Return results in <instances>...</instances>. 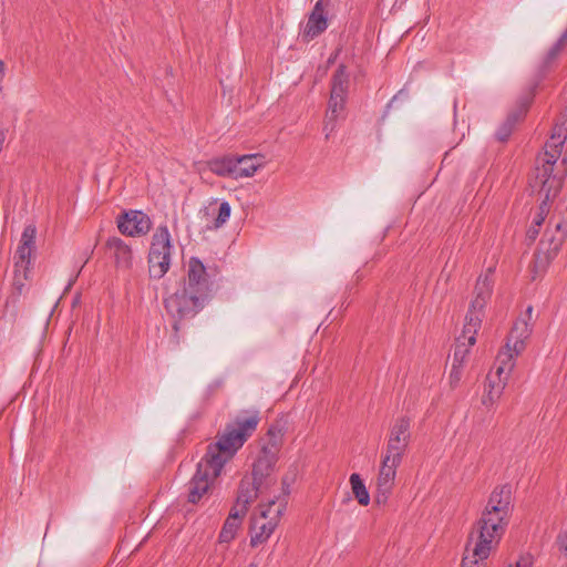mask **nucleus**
<instances>
[{
  "instance_id": "37",
  "label": "nucleus",
  "mask_w": 567,
  "mask_h": 567,
  "mask_svg": "<svg viewBox=\"0 0 567 567\" xmlns=\"http://www.w3.org/2000/svg\"><path fill=\"white\" fill-rule=\"evenodd\" d=\"M559 545H560V548L566 553L567 555V533L559 538Z\"/></svg>"
},
{
  "instance_id": "20",
  "label": "nucleus",
  "mask_w": 567,
  "mask_h": 567,
  "mask_svg": "<svg viewBox=\"0 0 567 567\" xmlns=\"http://www.w3.org/2000/svg\"><path fill=\"white\" fill-rule=\"evenodd\" d=\"M264 156L261 154L235 156V179L254 176L259 168L264 167Z\"/></svg>"
},
{
  "instance_id": "9",
  "label": "nucleus",
  "mask_w": 567,
  "mask_h": 567,
  "mask_svg": "<svg viewBox=\"0 0 567 567\" xmlns=\"http://www.w3.org/2000/svg\"><path fill=\"white\" fill-rule=\"evenodd\" d=\"M171 235L167 226H159L152 237L148 252V274L152 279L163 278L171 267Z\"/></svg>"
},
{
  "instance_id": "3",
  "label": "nucleus",
  "mask_w": 567,
  "mask_h": 567,
  "mask_svg": "<svg viewBox=\"0 0 567 567\" xmlns=\"http://www.w3.org/2000/svg\"><path fill=\"white\" fill-rule=\"evenodd\" d=\"M259 420L257 412L237 416L231 424L225 427L217 442L208 445L204 457L223 468L237 450L252 435Z\"/></svg>"
},
{
  "instance_id": "32",
  "label": "nucleus",
  "mask_w": 567,
  "mask_h": 567,
  "mask_svg": "<svg viewBox=\"0 0 567 567\" xmlns=\"http://www.w3.org/2000/svg\"><path fill=\"white\" fill-rule=\"evenodd\" d=\"M463 375V365L452 363V368L450 371L449 380L452 388L457 386Z\"/></svg>"
},
{
  "instance_id": "14",
  "label": "nucleus",
  "mask_w": 567,
  "mask_h": 567,
  "mask_svg": "<svg viewBox=\"0 0 567 567\" xmlns=\"http://www.w3.org/2000/svg\"><path fill=\"white\" fill-rule=\"evenodd\" d=\"M402 463V460L383 455L382 462L377 480L378 493L377 502L379 504L385 503L394 485L396 468Z\"/></svg>"
},
{
  "instance_id": "27",
  "label": "nucleus",
  "mask_w": 567,
  "mask_h": 567,
  "mask_svg": "<svg viewBox=\"0 0 567 567\" xmlns=\"http://www.w3.org/2000/svg\"><path fill=\"white\" fill-rule=\"evenodd\" d=\"M278 524L274 520H262L260 517L255 518L254 529L255 533L250 537V545L252 547L265 543L274 533Z\"/></svg>"
},
{
  "instance_id": "5",
  "label": "nucleus",
  "mask_w": 567,
  "mask_h": 567,
  "mask_svg": "<svg viewBox=\"0 0 567 567\" xmlns=\"http://www.w3.org/2000/svg\"><path fill=\"white\" fill-rule=\"evenodd\" d=\"M494 268L488 267L485 274L481 275L474 288V299L471 301L464 322V338L470 343L476 342V334L481 328L484 308L491 298L493 289Z\"/></svg>"
},
{
  "instance_id": "21",
  "label": "nucleus",
  "mask_w": 567,
  "mask_h": 567,
  "mask_svg": "<svg viewBox=\"0 0 567 567\" xmlns=\"http://www.w3.org/2000/svg\"><path fill=\"white\" fill-rule=\"evenodd\" d=\"M205 167L209 169L213 174L224 177V178H233L235 179L236 166H235V155H224L213 157L204 163Z\"/></svg>"
},
{
  "instance_id": "16",
  "label": "nucleus",
  "mask_w": 567,
  "mask_h": 567,
  "mask_svg": "<svg viewBox=\"0 0 567 567\" xmlns=\"http://www.w3.org/2000/svg\"><path fill=\"white\" fill-rule=\"evenodd\" d=\"M152 226L150 217L141 210H131L120 216L118 230L127 236H141L150 231Z\"/></svg>"
},
{
  "instance_id": "12",
  "label": "nucleus",
  "mask_w": 567,
  "mask_h": 567,
  "mask_svg": "<svg viewBox=\"0 0 567 567\" xmlns=\"http://www.w3.org/2000/svg\"><path fill=\"white\" fill-rule=\"evenodd\" d=\"M411 419L399 416L390 425L384 455L403 460L411 442Z\"/></svg>"
},
{
  "instance_id": "13",
  "label": "nucleus",
  "mask_w": 567,
  "mask_h": 567,
  "mask_svg": "<svg viewBox=\"0 0 567 567\" xmlns=\"http://www.w3.org/2000/svg\"><path fill=\"white\" fill-rule=\"evenodd\" d=\"M183 288L193 291L206 299L209 298L212 288L208 280L206 267L197 257H192L188 260L187 277Z\"/></svg>"
},
{
  "instance_id": "7",
  "label": "nucleus",
  "mask_w": 567,
  "mask_h": 567,
  "mask_svg": "<svg viewBox=\"0 0 567 567\" xmlns=\"http://www.w3.org/2000/svg\"><path fill=\"white\" fill-rule=\"evenodd\" d=\"M282 436V426L278 424L271 425L267 432L266 439H264L265 443L261 446L260 453L254 463L251 476L269 486L274 483L270 474L278 460Z\"/></svg>"
},
{
  "instance_id": "33",
  "label": "nucleus",
  "mask_w": 567,
  "mask_h": 567,
  "mask_svg": "<svg viewBox=\"0 0 567 567\" xmlns=\"http://www.w3.org/2000/svg\"><path fill=\"white\" fill-rule=\"evenodd\" d=\"M482 560L472 553V557L465 556L463 558L461 567H481Z\"/></svg>"
},
{
  "instance_id": "26",
  "label": "nucleus",
  "mask_w": 567,
  "mask_h": 567,
  "mask_svg": "<svg viewBox=\"0 0 567 567\" xmlns=\"http://www.w3.org/2000/svg\"><path fill=\"white\" fill-rule=\"evenodd\" d=\"M349 89V73L347 66L340 64L331 79V96L347 99Z\"/></svg>"
},
{
  "instance_id": "30",
  "label": "nucleus",
  "mask_w": 567,
  "mask_h": 567,
  "mask_svg": "<svg viewBox=\"0 0 567 567\" xmlns=\"http://www.w3.org/2000/svg\"><path fill=\"white\" fill-rule=\"evenodd\" d=\"M475 343H470L467 338H464V329L461 336L456 339V344L453 354V363L464 365V362L470 353V348Z\"/></svg>"
},
{
  "instance_id": "24",
  "label": "nucleus",
  "mask_w": 567,
  "mask_h": 567,
  "mask_svg": "<svg viewBox=\"0 0 567 567\" xmlns=\"http://www.w3.org/2000/svg\"><path fill=\"white\" fill-rule=\"evenodd\" d=\"M504 389L505 380H494V377H487L482 404L489 410L499 400Z\"/></svg>"
},
{
  "instance_id": "10",
  "label": "nucleus",
  "mask_w": 567,
  "mask_h": 567,
  "mask_svg": "<svg viewBox=\"0 0 567 567\" xmlns=\"http://www.w3.org/2000/svg\"><path fill=\"white\" fill-rule=\"evenodd\" d=\"M37 228L34 225L24 227L14 255L13 285L21 290L28 279L32 255L35 250Z\"/></svg>"
},
{
  "instance_id": "18",
  "label": "nucleus",
  "mask_w": 567,
  "mask_h": 567,
  "mask_svg": "<svg viewBox=\"0 0 567 567\" xmlns=\"http://www.w3.org/2000/svg\"><path fill=\"white\" fill-rule=\"evenodd\" d=\"M289 486L288 478L285 477L282 480L284 494L276 499L271 498L266 504L259 505L260 519L274 520L276 524L279 523V519L287 507V496L290 493Z\"/></svg>"
},
{
  "instance_id": "22",
  "label": "nucleus",
  "mask_w": 567,
  "mask_h": 567,
  "mask_svg": "<svg viewBox=\"0 0 567 567\" xmlns=\"http://www.w3.org/2000/svg\"><path fill=\"white\" fill-rule=\"evenodd\" d=\"M245 513L238 507H231L226 518L224 526L219 533V542L220 543H229L231 542L237 534V530L241 526L243 518L245 517Z\"/></svg>"
},
{
  "instance_id": "29",
  "label": "nucleus",
  "mask_w": 567,
  "mask_h": 567,
  "mask_svg": "<svg viewBox=\"0 0 567 567\" xmlns=\"http://www.w3.org/2000/svg\"><path fill=\"white\" fill-rule=\"evenodd\" d=\"M529 103H530V100H526L524 102V104L522 105V109L519 111L520 112L519 115L511 114L507 117L506 122L499 127V130L496 133V137L498 141H501V142L507 141V138L509 137V135L512 133L514 124L518 121L519 116H522L526 112Z\"/></svg>"
},
{
  "instance_id": "8",
  "label": "nucleus",
  "mask_w": 567,
  "mask_h": 567,
  "mask_svg": "<svg viewBox=\"0 0 567 567\" xmlns=\"http://www.w3.org/2000/svg\"><path fill=\"white\" fill-rule=\"evenodd\" d=\"M548 228L539 243L534 257V271L536 275L544 272L560 250L567 237V220L553 217Z\"/></svg>"
},
{
  "instance_id": "15",
  "label": "nucleus",
  "mask_w": 567,
  "mask_h": 567,
  "mask_svg": "<svg viewBox=\"0 0 567 567\" xmlns=\"http://www.w3.org/2000/svg\"><path fill=\"white\" fill-rule=\"evenodd\" d=\"M330 0H318L308 16L307 23L302 31V39L306 41L313 40L328 28V7Z\"/></svg>"
},
{
  "instance_id": "19",
  "label": "nucleus",
  "mask_w": 567,
  "mask_h": 567,
  "mask_svg": "<svg viewBox=\"0 0 567 567\" xmlns=\"http://www.w3.org/2000/svg\"><path fill=\"white\" fill-rule=\"evenodd\" d=\"M115 266L122 270H128L133 266V252L131 247L118 237H111L105 244Z\"/></svg>"
},
{
  "instance_id": "11",
  "label": "nucleus",
  "mask_w": 567,
  "mask_h": 567,
  "mask_svg": "<svg viewBox=\"0 0 567 567\" xmlns=\"http://www.w3.org/2000/svg\"><path fill=\"white\" fill-rule=\"evenodd\" d=\"M221 467L203 457L197 464V470L187 484L189 503L196 504L207 494L214 481L220 475Z\"/></svg>"
},
{
  "instance_id": "25",
  "label": "nucleus",
  "mask_w": 567,
  "mask_h": 567,
  "mask_svg": "<svg viewBox=\"0 0 567 567\" xmlns=\"http://www.w3.org/2000/svg\"><path fill=\"white\" fill-rule=\"evenodd\" d=\"M217 199H213L207 207L203 210V214L205 216L217 214L214 218L210 226H208L210 229H218L223 227L229 219L231 214V208L228 202L220 203L218 209H216Z\"/></svg>"
},
{
  "instance_id": "6",
  "label": "nucleus",
  "mask_w": 567,
  "mask_h": 567,
  "mask_svg": "<svg viewBox=\"0 0 567 567\" xmlns=\"http://www.w3.org/2000/svg\"><path fill=\"white\" fill-rule=\"evenodd\" d=\"M208 299L181 287L164 300L165 309L173 319V329L178 339L183 321L193 319L205 306ZM178 342V340H176Z\"/></svg>"
},
{
  "instance_id": "35",
  "label": "nucleus",
  "mask_w": 567,
  "mask_h": 567,
  "mask_svg": "<svg viewBox=\"0 0 567 567\" xmlns=\"http://www.w3.org/2000/svg\"><path fill=\"white\" fill-rule=\"evenodd\" d=\"M539 213L538 215L535 217L533 224H535L536 226H542V224L544 223L545 220V214H546V203L544 202L540 207H539Z\"/></svg>"
},
{
  "instance_id": "2",
  "label": "nucleus",
  "mask_w": 567,
  "mask_h": 567,
  "mask_svg": "<svg viewBox=\"0 0 567 567\" xmlns=\"http://www.w3.org/2000/svg\"><path fill=\"white\" fill-rule=\"evenodd\" d=\"M566 123L556 124L549 140L545 143L544 152L536 158V178L540 182L542 190L546 193L547 197L551 192L554 194L558 192L567 172L566 158L561 161L559 166H556L566 140Z\"/></svg>"
},
{
  "instance_id": "34",
  "label": "nucleus",
  "mask_w": 567,
  "mask_h": 567,
  "mask_svg": "<svg viewBox=\"0 0 567 567\" xmlns=\"http://www.w3.org/2000/svg\"><path fill=\"white\" fill-rule=\"evenodd\" d=\"M533 557L530 555H522L515 563V565H508L507 567H532Z\"/></svg>"
},
{
  "instance_id": "23",
  "label": "nucleus",
  "mask_w": 567,
  "mask_h": 567,
  "mask_svg": "<svg viewBox=\"0 0 567 567\" xmlns=\"http://www.w3.org/2000/svg\"><path fill=\"white\" fill-rule=\"evenodd\" d=\"M346 99L331 96L328 103V111L326 113L323 131L326 132V137H329V134L334 130V123L342 114L344 110Z\"/></svg>"
},
{
  "instance_id": "17",
  "label": "nucleus",
  "mask_w": 567,
  "mask_h": 567,
  "mask_svg": "<svg viewBox=\"0 0 567 567\" xmlns=\"http://www.w3.org/2000/svg\"><path fill=\"white\" fill-rule=\"evenodd\" d=\"M268 487L269 485H266V483L259 480H255L254 476L244 477L240 481L237 498L233 507H238L246 514L248 506Z\"/></svg>"
},
{
  "instance_id": "28",
  "label": "nucleus",
  "mask_w": 567,
  "mask_h": 567,
  "mask_svg": "<svg viewBox=\"0 0 567 567\" xmlns=\"http://www.w3.org/2000/svg\"><path fill=\"white\" fill-rule=\"evenodd\" d=\"M350 484L352 488V493L357 498L358 503L362 506H367L370 503V494L362 482L359 474L353 473L350 476Z\"/></svg>"
},
{
  "instance_id": "4",
  "label": "nucleus",
  "mask_w": 567,
  "mask_h": 567,
  "mask_svg": "<svg viewBox=\"0 0 567 567\" xmlns=\"http://www.w3.org/2000/svg\"><path fill=\"white\" fill-rule=\"evenodd\" d=\"M533 308L528 307L526 310V318H518L508 337L506 344L503 350H501L496 358V370L494 373H489L487 377H494V380H505V384L507 383V378L511 371L514 368V359L519 355L525 349V340L529 337L532 332V328L529 326L528 320L532 317Z\"/></svg>"
},
{
  "instance_id": "31",
  "label": "nucleus",
  "mask_w": 567,
  "mask_h": 567,
  "mask_svg": "<svg viewBox=\"0 0 567 567\" xmlns=\"http://www.w3.org/2000/svg\"><path fill=\"white\" fill-rule=\"evenodd\" d=\"M567 44L565 42H561L560 39L557 40V42L548 50L546 58L544 60L545 66H549L565 50Z\"/></svg>"
},
{
  "instance_id": "1",
  "label": "nucleus",
  "mask_w": 567,
  "mask_h": 567,
  "mask_svg": "<svg viewBox=\"0 0 567 567\" xmlns=\"http://www.w3.org/2000/svg\"><path fill=\"white\" fill-rule=\"evenodd\" d=\"M513 507L512 487L496 486L470 534L468 545H473L474 556L486 559L497 546L509 524Z\"/></svg>"
},
{
  "instance_id": "36",
  "label": "nucleus",
  "mask_w": 567,
  "mask_h": 567,
  "mask_svg": "<svg viewBox=\"0 0 567 567\" xmlns=\"http://www.w3.org/2000/svg\"><path fill=\"white\" fill-rule=\"evenodd\" d=\"M539 234V226H536L535 224H533L528 230H527V237L532 240H535L536 237L538 236Z\"/></svg>"
}]
</instances>
